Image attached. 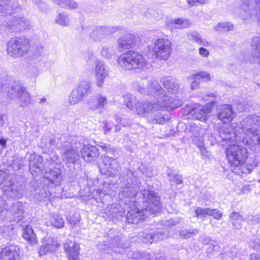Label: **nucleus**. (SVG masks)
I'll list each match as a JSON object with an SVG mask.
<instances>
[{
  "mask_svg": "<svg viewBox=\"0 0 260 260\" xmlns=\"http://www.w3.org/2000/svg\"><path fill=\"white\" fill-rule=\"evenodd\" d=\"M209 216H212L215 219L219 220L222 217V213L220 210H218L216 209L210 208Z\"/></svg>",
  "mask_w": 260,
  "mask_h": 260,
  "instance_id": "603ef678",
  "label": "nucleus"
},
{
  "mask_svg": "<svg viewBox=\"0 0 260 260\" xmlns=\"http://www.w3.org/2000/svg\"><path fill=\"white\" fill-rule=\"evenodd\" d=\"M150 235H151V233L144 235L142 238V241L146 244L152 243L153 242H154V240L152 239V238H150Z\"/></svg>",
  "mask_w": 260,
  "mask_h": 260,
  "instance_id": "052dcab7",
  "label": "nucleus"
},
{
  "mask_svg": "<svg viewBox=\"0 0 260 260\" xmlns=\"http://www.w3.org/2000/svg\"><path fill=\"white\" fill-rule=\"evenodd\" d=\"M134 85L142 94L147 93L150 95L157 96L153 103H156L157 100L159 101V104L162 103L163 105L167 104V103L169 104H171L173 103H176L177 101L181 102L180 106L173 108H166L164 111L171 110L179 108L183 104L182 100L179 99L178 96L175 95L174 97H169L166 95L164 93L165 90L156 80L149 81L146 78H143L140 79L139 81L134 82Z\"/></svg>",
  "mask_w": 260,
  "mask_h": 260,
  "instance_id": "f03ea898",
  "label": "nucleus"
},
{
  "mask_svg": "<svg viewBox=\"0 0 260 260\" xmlns=\"http://www.w3.org/2000/svg\"><path fill=\"white\" fill-rule=\"evenodd\" d=\"M187 38L189 40L192 41L199 45H204L199 33L197 31H191L187 34Z\"/></svg>",
  "mask_w": 260,
  "mask_h": 260,
  "instance_id": "79ce46f5",
  "label": "nucleus"
},
{
  "mask_svg": "<svg viewBox=\"0 0 260 260\" xmlns=\"http://www.w3.org/2000/svg\"><path fill=\"white\" fill-rule=\"evenodd\" d=\"M177 223V221L172 219L168 220L162 221L161 222V224L166 228H168L169 227L175 225Z\"/></svg>",
  "mask_w": 260,
  "mask_h": 260,
  "instance_id": "6e6d98bb",
  "label": "nucleus"
},
{
  "mask_svg": "<svg viewBox=\"0 0 260 260\" xmlns=\"http://www.w3.org/2000/svg\"><path fill=\"white\" fill-rule=\"evenodd\" d=\"M50 222L51 225L56 228H62L64 225V219L62 217L57 214H52Z\"/></svg>",
  "mask_w": 260,
  "mask_h": 260,
  "instance_id": "f704fd0d",
  "label": "nucleus"
},
{
  "mask_svg": "<svg viewBox=\"0 0 260 260\" xmlns=\"http://www.w3.org/2000/svg\"><path fill=\"white\" fill-rule=\"evenodd\" d=\"M9 0H0V7H2V9L0 8V11H5L6 14H9L13 13L10 7L9 6Z\"/></svg>",
  "mask_w": 260,
  "mask_h": 260,
  "instance_id": "49530a36",
  "label": "nucleus"
},
{
  "mask_svg": "<svg viewBox=\"0 0 260 260\" xmlns=\"http://www.w3.org/2000/svg\"><path fill=\"white\" fill-rule=\"evenodd\" d=\"M251 46L253 50L255 51V56L260 62V37H254L252 38L251 42Z\"/></svg>",
  "mask_w": 260,
  "mask_h": 260,
  "instance_id": "c9c22d12",
  "label": "nucleus"
},
{
  "mask_svg": "<svg viewBox=\"0 0 260 260\" xmlns=\"http://www.w3.org/2000/svg\"><path fill=\"white\" fill-rule=\"evenodd\" d=\"M140 184V181L134 175V173L128 170L126 178L124 179L121 187L120 192L126 198H133L138 192Z\"/></svg>",
  "mask_w": 260,
  "mask_h": 260,
  "instance_id": "9d476101",
  "label": "nucleus"
},
{
  "mask_svg": "<svg viewBox=\"0 0 260 260\" xmlns=\"http://www.w3.org/2000/svg\"><path fill=\"white\" fill-rule=\"evenodd\" d=\"M64 249L69 260H79V246L75 241L67 240L64 244Z\"/></svg>",
  "mask_w": 260,
  "mask_h": 260,
  "instance_id": "393cba45",
  "label": "nucleus"
},
{
  "mask_svg": "<svg viewBox=\"0 0 260 260\" xmlns=\"http://www.w3.org/2000/svg\"><path fill=\"white\" fill-rule=\"evenodd\" d=\"M245 221H247L248 223L253 224L258 223L259 222V218L254 216L248 215L245 218Z\"/></svg>",
  "mask_w": 260,
  "mask_h": 260,
  "instance_id": "4d7b16f0",
  "label": "nucleus"
},
{
  "mask_svg": "<svg viewBox=\"0 0 260 260\" xmlns=\"http://www.w3.org/2000/svg\"><path fill=\"white\" fill-rule=\"evenodd\" d=\"M168 234L166 233L161 232H152L151 235L150 236V238H152L154 242H157L159 240H162L167 238Z\"/></svg>",
  "mask_w": 260,
  "mask_h": 260,
  "instance_id": "a18cd8bd",
  "label": "nucleus"
},
{
  "mask_svg": "<svg viewBox=\"0 0 260 260\" xmlns=\"http://www.w3.org/2000/svg\"><path fill=\"white\" fill-rule=\"evenodd\" d=\"M188 4L191 6H196L198 4H203L206 0H186Z\"/></svg>",
  "mask_w": 260,
  "mask_h": 260,
  "instance_id": "680f3d73",
  "label": "nucleus"
},
{
  "mask_svg": "<svg viewBox=\"0 0 260 260\" xmlns=\"http://www.w3.org/2000/svg\"><path fill=\"white\" fill-rule=\"evenodd\" d=\"M154 118L153 119H152V121H149L152 123H159L162 124L164 123L166 120H168V117H166L164 115H162L160 113H157L156 114H154Z\"/></svg>",
  "mask_w": 260,
  "mask_h": 260,
  "instance_id": "de8ad7c7",
  "label": "nucleus"
},
{
  "mask_svg": "<svg viewBox=\"0 0 260 260\" xmlns=\"http://www.w3.org/2000/svg\"><path fill=\"white\" fill-rule=\"evenodd\" d=\"M168 175L169 177V180L171 181L175 182L177 184L182 183L181 177L178 175H177L174 173H168Z\"/></svg>",
  "mask_w": 260,
  "mask_h": 260,
  "instance_id": "8fccbe9b",
  "label": "nucleus"
},
{
  "mask_svg": "<svg viewBox=\"0 0 260 260\" xmlns=\"http://www.w3.org/2000/svg\"><path fill=\"white\" fill-rule=\"evenodd\" d=\"M42 147H45L48 149H53V147L55 145V141L52 139H50L49 142L47 144H43V142H42L41 143Z\"/></svg>",
  "mask_w": 260,
  "mask_h": 260,
  "instance_id": "13d9d810",
  "label": "nucleus"
},
{
  "mask_svg": "<svg viewBox=\"0 0 260 260\" xmlns=\"http://www.w3.org/2000/svg\"><path fill=\"white\" fill-rule=\"evenodd\" d=\"M199 54L203 56L207 57L208 56L209 54V51L205 48L203 47H200L199 49Z\"/></svg>",
  "mask_w": 260,
  "mask_h": 260,
  "instance_id": "0e129e2a",
  "label": "nucleus"
},
{
  "mask_svg": "<svg viewBox=\"0 0 260 260\" xmlns=\"http://www.w3.org/2000/svg\"><path fill=\"white\" fill-rule=\"evenodd\" d=\"M12 23V27H14L13 29L15 31L29 29L30 27L29 20L24 17H15Z\"/></svg>",
  "mask_w": 260,
  "mask_h": 260,
  "instance_id": "bb28decb",
  "label": "nucleus"
},
{
  "mask_svg": "<svg viewBox=\"0 0 260 260\" xmlns=\"http://www.w3.org/2000/svg\"><path fill=\"white\" fill-rule=\"evenodd\" d=\"M188 79L192 80L191 88L192 90L197 89L199 87L200 81H207L210 80V75L207 72H200L190 75Z\"/></svg>",
  "mask_w": 260,
  "mask_h": 260,
  "instance_id": "a878e982",
  "label": "nucleus"
},
{
  "mask_svg": "<svg viewBox=\"0 0 260 260\" xmlns=\"http://www.w3.org/2000/svg\"><path fill=\"white\" fill-rule=\"evenodd\" d=\"M199 232L198 229L183 230L179 231V235L182 239H187L198 234Z\"/></svg>",
  "mask_w": 260,
  "mask_h": 260,
  "instance_id": "58836bf2",
  "label": "nucleus"
},
{
  "mask_svg": "<svg viewBox=\"0 0 260 260\" xmlns=\"http://www.w3.org/2000/svg\"><path fill=\"white\" fill-rule=\"evenodd\" d=\"M141 42L139 37L129 34H124L118 40L117 48L121 52L134 48Z\"/></svg>",
  "mask_w": 260,
  "mask_h": 260,
  "instance_id": "2eb2a0df",
  "label": "nucleus"
},
{
  "mask_svg": "<svg viewBox=\"0 0 260 260\" xmlns=\"http://www.w3.org/2000/svg\"><path fill=\"white\" fill-rule=\"evenodd\" d=\"M69 22L68 15L64 13L59 14L55 19V22L56 23L63 26H68Z\"/></svg>",
  "mask_w": 260,
  "mask_h": 260,
  "instance_id": "4c0bfd02",
  "label": "nucleus"
},
{
  "mask_svg": "<svg viewBox=\"0 0 260 260\" xmlns=\"http://www.w3.org/2000/svg\"><path fill=\"white\" fill-rule=\"evenodd\" d=\"M19 248L15 245L6 246L1 252L0 257L2 260H20Z\"/></svg>",
  "mask_w": 260,
  "mask_h": 260,
  "instance_id": "b1692460",
  "label": "nucleus"
},
{
  "mask_svg": "<svg viewBox=\"0 0 260 260\" xmlns=\"http://www.w3.org/2000/svg\"><path fill=\"white\" fill-rule=\"evenodd\" d=\"M60 172L61 171L59 169H50L48 172L46 171L45 176L50 182L57 185L61 179Z\"/></svg>",
  "mask_w": 260,
  "mask_h": 260,
  "instance_id": "c756f323",
  "label": "nucleus"
},
{
  "mask_svg": "<svg viewBox=\"0 0 260 260\" xmlns=\"http://www.w3.org/2000/svg\"><path fill=\"white\" fill-rule=\"evenodd\" d=\"M23 237L30 244H35L37 243L36 235L34 233L32 227L30 225H28L25 226L23 230Z\"/></svg>",
  "mask_w": 260,
  "mask_h": 260,
  "instance_id": "2f4dec72",
  "label": "nucleus"
},
{
  "mask_svg": "<svg viewBox=\"0 0 260 260\" xmlns=\"http://www.w3.org/2000/svg\"><path fill=\"white\" fill-rule=\"evenodd\" d=\"M172 23L179 25L178 28H186L191 25V22L189 20L184 18H177L172 20Z\"/></svg>",
  "mask_w": 260,
  "mask_h": 260,
  "instance_id": "ea45409f",
  "label": "nucleus"
},
{
  "mask_svg": "<svg viewBox=\"0 0 260 260\" xmlns=\"http://www.w3.org/2000/svg\"><path fill=\"white\" fill-rule=\"evenodd\" d=\"M237 125V123L223 125L218 130L220 137L226 142H242L251 149L260 147L259 116L249 115L241 122V127Z\"/></svg>",
  "mask_w": 260,
  "mask_h": 260,
  "instance_id": "f257e3e1",
  "label": "nucleus"
},
{
  "mask_svg": "<svg viewBox=\"0 0 260 260\" xmlns=\"http://www.w3.org/2000/svg\"><path fill=\"white\" fill-rule=\"evenodd\" d=\"M116 121L117 122L120 123L124 127L130 126L133 123V120L126 116L117 118Z\"/></svg>",
  "mask_w": 260,
  "mask_h": 260,
  "instance_id": "09e8293b",
  "label": "nucleus"
},
{
  "mask_svg": "<svg viewBox=\"0 0 260 260\" xmlns=\"http://www.w3.org/2000/svg\"><path fill=\"white\" fill-rule=\"evenodd\" d=\"M107 29L106 27H99L92 32L91 36L95 40H101L105 34H108Z\"/></svg>",
  "mask_w": 260,
  "mask_h": 260,
  "instance_id": "e433bc0d",
  "label": "nucleus"
},
{
  "mask_svg": "<svg viewBox=\"0 0 260 260\" xmlns=\"http://www.w3.org/2000/svg\"><path fill=\"white\" fill-rule=\"evenodd\" d=\"M90 84L86 81L81 82L71 92L68 98L71 105L80 102L85 96L88 94L91 89Z\"/></svg>",
  "mask_w": 260,
  "mask_h": 260,
  "instance_id": "f8f14e48",
  "label": "nucleus"
},
{
  "mask_svg": "<svg viewBox=\"0 0 260 260\" xmlns=\"http://www.w3.org/2000/svg\"><path fill=\"white\" fill-rule=\"evenodd\" d=\"M28 42L27 39L22 37L12 38L7 44L8 55L14 58L23 56L29 48Z\"/></svg>",
  "mask_w": 260,
  "mask_h": 260,
  "instance_id": "6e6552de",
  "label": "nucleus"
},
{
  "mask_svg": "<svg viewBox=\"0 0 260 260\" xmlns=\"http://www.w3.org/2000/svg\"><path fill=\"white\" fill-rule=\"evenodd\" d=\"M101 53L103 57L110 59L114 54V49L112 47H103Z\"/></svg>",
  "mask_w": 260,
  "mask_h": 260,
  "instance_id": "c03bdc74",
  "label": "nucleus"
},
{
  "mask_svg": "<svg viewBox=\"0 0 260 260\" xmlns=\"http://www.w3.org/2000/svg\"><path fill=\"white\" fill-rule=\"evenodd\" d=\"M226 154L231 167H237L242 165L247 158L248 151L239 145L231 144L226 148Z\"/></svg>",
  "mask_w": 260,
  "mask_h": 260,
  "instance_id": "0eeeda50",
  "label": "nucleus"
},
{
  "mask_svg": "<svg viewBox=\"0 0 260 260\" xmlns=\"http://www.w3.org/2000/svg\"><path fill=\"white\" fill-rule=\"evenodd\" d=\"M2 204L5 211H7V217L9 216L12 220L19 221L23 217V207L20 202L7 203L6 201H3Z\"/></svg>",
  "mask_w": 260,
  "mask_h": 260,
  "instance_id": "4468645a",
  "label": "nucleus"
},
{
  "mask_svg": "<svg viewBox=\"0 0 260 260\" xmlns=\"http://www.w3.org/2000/svg\"><path fill=\"white\" fill-rule=\"evenodd\" d=\"M124 103L126 106L129 109H133L134 105L136 107V113L141 116H148L149 115L154 114L158 111H164L166 108H173L180 105L181 102L177 101L176 103L171 104H159V100L156 103H151L146 102L142 103L137 102L136 99L130 94H126L123 96Z\"/></svg>",
  "mask_w": 260,
  "mask_h": 260,
  "instance_id": "20e7f679",
  "label": "nucleus"
},
{
  "mask_svg": "<svg viewBox=\"0 0 260 260\" xmlns=\"http://www.w3.org/2000/svg\"><path fill=\"white\" fill-rule=\"evenodd\" d=\"M7 95L10 99L18 100L21 106L28 105L30 100V95L25 88L17 82H14L8 90Z\"/></svg>",
  "mask_w": 260,
  "mask_h": 260,
  "instance_id": "9b49d317",
  "label": "nucleus"
},
{
  "mask_svg": "<svg viewBox=\"0 0 260 260\" xmlns=\"http://www.w3.org/2000/svg\"><path fill=\"white\" fill-rule=\"evenodd\" d=\"M230 218L232 222L233 226L237 229H241L243 221H245L243 216L238 212H233L231 214Z\"/></svg>",
  "mask_w": 260,
  "mask_h": 260,
  "instance_id": "473e14b6",
  "label": "nucleus"
},
{
  "mask_svg": "<svg viewBox=\"0 0 260 260\" xmlns=\"http://www.w3.org/2000/svg\"><path fill=\"white\" fill-rule=\"evenodd\" d=\"M140 170L143 175L147 177H151L153 175V170L150 167L140 168Z\"/></svg>",
  "mask_w": 260,
  "mask_h": 260,
  "instance_id": "864d4df0",
  "label": "nucleus"
},
{
  "mask_svg": "<svg viewBox=\"0 0 260 260\" xmlns=\"http://www.w3.org/2000/svg\"><path fill=\"white\" fill-rule=\"evenodd\" d=\"M29 168L33 176L42 173L45 169L43 157L36 154H31Z\"/></svg>",
  "mask_w": 260,
  "mask_h": 260,
  "instance_id": "aec40b11",
  "label": "nucleus"
},
{
  "mask_svg": "<svg viewBox=\"0 0 260 260\" xmlns=\"http://www.w3.org/2000/svg\"><path fill=\"white\" fill-rule=\"evenodd\" d=\"M148 49L154 53L157 58L166 60L171 52V43L168 39H158L149 46Z\"/></svg>",
  "mask_w": 260,
  "mask_h": 260,
  "instance_id": "1a4fd4ad",
  "label": "nucleus"
},
{
  "mask_svg": "<svg viewBox=\"0 0 260 260\" xmlns=\"http://www.w3.org/2000/svg\"><path fill=\"white\" fill-rule=\"evenodd\" d=\"M196 216L197 218H205L210 214V208L198 207L195 211Z\"/></svg>",
  "mask_w": 260,
  "mask_h": 260,
  "instance_id": "37998d69",
  "label": "nucleus"
},
{
  "mask_svg": "<svg viewBox=\"0 0 260 260\" xmlns=\"http://www.w3.org/2000/svg\"><path fill=\"white\" fill-rule=\"evenodd\" d=\"M65 6L63 8L66 9L71 10L76 9L78 7L77 4L71 0H64Z\"/></svg>",
  "mask_w": 260,
  "mask_h": 260,
  "instance_id": "5fc2aeb1",
  "label": "nucleus"
},
{
  "mask_svg": "<svg viewBox=\"0 0 260 260\" xmlns=\"http://www.w3.org/2000/svg\"><path fill=\"white\" fill-rule=\"evenodd\" d=\"M99 169L102 174L114 176L118 173L119 165L116 159L106 155L104 157L102 164L99 166Z\"/></svg>",
  "mask_w": 260,
  "mask_h": 260,
  "instance_id": "ddd939ff",
  "label": "nucleus"
},
{
  "mask_svg": "<svg viewBox=\"0 0 260 260\" xmlns=\"http://www.w3.org/2000/svg\"><path fill=\"white\" fill-rule=\"evenodd\" d=\"M162 84L169 92L175 93L179 91V85L177 79L175 78H165Z\"/></svg>",
  "mask_w": 260,
  "mask_h": 260,
  "instance_id": "c85d7f7f",
  "label": "nucleus"
},
{
  "mask_svg": "<svg viewBox=\"0 0 260 260\" xmlns=\"http://www.w3.org/2000/svg\"><path fill=\"white\" fill-rule=\"evenodd\" d=\"M79 221V219L78 217L73 216L69 219V222L72 225H75Z\"/></svg>",
  "mask_w": 260,
  "mask_h": 260,
  "instance_id": "69168bd1",
  "label": "nucleus"
},
{
  "mask_svg": "<svg viewBox=\"0 0 260 260\" xmlns=\"http://www.w3.org/2000/svg\"><path fill=\"white\" fill-rule=\"evenodd\" d=\"M190 131L196 137H199L197 141L196 142L197 146L199 149L203 148L204 146V143L203 141V137L204 134L205 130L203 128H201L199 126L197 125L194 123H190Z\"/></svg>",
  "mask_w": 260,
  "mask_h": 260,
  "instance_id": "cd10ccee",
  "label": "nucleus"
},
{
  "mask_svg": "<svg viewBox=\"0 0 260 260\" xmlns=\"http://www.w3.org/2000/svg\"><path fill=\"white\" fill-rule=\"evenodd\" d=\"M53 2L56 4L59 5L62 8H64L65 6V1L64 0H53Z\"/></svg>",
  "mask_w": 260,
  "mask_h": 260,
  "instance_id": "338daca9",
  "label": "nucleus"
},
{
  "mask_svg": "<svg viewBox=\"0 0 260 260\" xmlns=\"http://www.w3.org/2000/svg\"><path fill=\"white\" fill-rule=\"evenodd\" d=\"M7 218V211H5L3 206H0V220H3Z\"/></svg>",
  "mask_w": 260,
  "mask_h": 260,
  "instance_id": "bf43d9fd",
  "label": "nucleus"
},
{
  "mask_svg": "<svg viewBox=\"0 0 260 260\" xmlns=\"http://www.w3.org/2000/svg\"><path fill=\"white\" fill-rule=\"evenodd\" d=\"M95 73L96 84L99 87H102L109 74V71L103 61L96 60L95 61Z\"/></svg>",
  "mask_w": 260,
  "mask_h": 260,
  "instance_id": "a211bd4d",
  "label": "nucleus"
},
{
  "mask_svg": "<svg viewBox=\"0 0 260 260\" xmlns=\"http://www.w3.org/2000/svg\"><path fill=\"white\" fill-rule=\"evenodd\" d=\"M207 251L208 253H210L213 251H217L218 249V246L216 244H213V243H211V244L207 246Z\"/></svg>",
  "mask_w": 260,
  "mask_h": 260,
  "instance_id": "e2e57ef3",
  "label": "nucleus"
},
{
  "mask_svg": "<svg viewBox=\"0 0 260 260\" xmlns=\"http://www.w3.org/2000/svg\"><path fill=\"white\" fill-rule=\"evenodd\" d=\"M96 99L97 101L96 102H88V105L90 109L95 110L98 109H102L108 103L107 98L101 94L97 96Z\"/></svg>",
  "mask_w": 260,
  "mask_h": 260,
  "instance_id": "7c9ffc66",
  "label": "nucleus"
},
{
  "mask_svg": "<svg viewBox=\"0 0 260 260\" xmlns=\"http://www.w3.org/2000/svg\"><path fill=\"white\" fill-rule=\"evenodd\" d=\"M132 259L134 260H154L153 256H151L148 253L134 252Z\"/></svg>",
  "mask_w": 260,
  "mask_h": 260,
  "instance_id": "a19ab883",
  "label": "nucleus"
},
{
  "mask_svg": "<svg viewBox=\"0 0 260 260\" xmlns=\"http://www.w3.org/2000/svg\"><path fill=\"white\" fill-rule=\"evenodd\" d=\"M22 186L18 183H10L4 188V196L8 199H19L22 197Z\"/></svg>",
  "mask_w": 260,
  "mask_h": 260,
  "instance_id": "5701e85b",
  "label": "nucleus"
},
{
  "mask_svg": "<svg viewBox=\"0 0 260 260\" xmlns=\"http://www.w3.org/2000/svg\"><path fill=\"white\" fill-rule=\"evenodd\" d=\"M42 243L39 251V254L41 256L55 251L59 246L56 240L48 237L43 239Z\"/></svg>",
  "mask_w": 260,
  "mask_h": 260,
  "instance_id": "4be33fe9",
  "label": "nucleus"
},
{
  "mask_svg": "<svg viewBox=\"0 0 260 260\" xmlns=\"http://www.w3.org/2000/svg\"><path fill=\"white\" fill-rule=\"evenodd\" d=\"M234 26L233 23L230 22H220L214 26L215 30L221 32V31H228L232 30L234 29Z\"/></svg>",
  "mask_w": 260,
  "mask_h": 260,
  "instance_id": "72a5a7b5",
  "label": "nucleus"
},
{
  "mask_svg": "<svg viewBox=\"0 0 260 260\" xmlns=\"http://www.w3.org/2000/svg\"><path fill=\"white\" fill-rule=\"evenodd\" d=\"M79 151L82 158L86 161L91 162L94 160L100 154L98 148L90 144L84 145Z\"/></svg>",
  "mask_w": 260,
  "mask_h": 260,
  "instance_id": "412c9836",
  "label": "nucleus"
},
{
  "mask_svg": "<svg viewBox=\"0 0 260 260\" xmlns=\"http://www.w3.org/2000/svg\"><path fill=\"white\" fill-rule=\"evenodd\" d=\"M239 4L242 10V19H256L260 22V0H240Z\"/></svg>",
  "mask_w": 260,
  "mask_h": 260,
  "instance_id": "423d86ee",
  "label": "nucleus"
},
{
  "mask_svg": "<svg viewBox=\"0 0 260 260\" xmlns=\"http://www.w3.org/2000/svg\"><path fill=\"white\" fill-rule=\"evenodd\" d=\"M211 243H212V240L209 237H206L204 240V244L205 246H208V245L211 244Z\"/></svg>",
  "mask_w": 260,
  "mask_h": 260,
  "instance_id": "774afa93",
  "label": "nucleus"
},
{
  "mask_svg": "<svg viewBox=\"0 0 260 260\" xmlns=\"http://www.w3.org/2000/svg\"><path fill=\"white\" fill-rule=\"evenodd\" d=\"M114 126V123L111 121H105L104 123L103 129L104 134L106 135L109 134L113 126Z\"/></svg>",
  "mask_w": 260,
  "mask_h": 260,
  "instance_id": "3c124183",
  "label": "nucleus"
},
{
  "mask_svg": "<svg viewBox=\"0 0 260 260\" xmlns=\"http://www.w3.org/2000/svg\"><path fill=\"white\" fill-rule=\"evenodd\" d=\"M144 201L146 203V208L141 211L137 208L128 211L126 214V220L128 223L137 224L140 220H144L146 216V212L151 214H155L160 211L161 205L160 198L154 191L144 190L142 191Z\"/></svg>",
  "mask_w": 260,
  "mask_h": 260,
  "instance_id": "7ed1b4c3",
  "label": "nucleus"
},
{
  "mask_svg": "<svg viewBox=\"0 0 260 260\" xmlns=\"http://www.w3.org/2000/svg\"><path fill=\"white\" fill-rule=\"evenodd\" d=\"M119 66L123 69L132 70L142 69L147 64V61L139 52L134 51H128L120 55L118 59Z\"/></svg>",
  "mask_w": 260,
  "mask_h": 260,
  "instance_id": "39448f33",
  "label": "nucleus"
},
{
  "mask_svg": "<svg viewBox=\"0 0 260 260\" xmlns=\"http://www.w3.org/2000/svg\"><path fill=\"white\" fill-rule=\"evenodd\" d=\"M62 149L63 160L67 163L75 164L80 158L79 150L76 146L67 143Z\"/></svg>",
  "mask_w": 260,
  "mask_h": 260,
  "instance_id": "f3484780",
  "label": "nucleus"
},
{
  "mask_svg": "<svg viewBox=\"0 0 260 260\" xmlns=\"http://www.w3.org/2000/svg\"><path fill=\"white\" fill-rule=\"evenodd\" d=\"M215 102L212 101L209 103L206 104L200 109H194L192 110H187L188 113H190L193 118L202 121H205L209 117V115L211 112Z\"/></svg>",
  "mask_w": 260,
  "mask_h": 260,
  "instance_id": "6ab92c4d",
  "label": "nucleus"
},
{
  "mask_svg": "<svg viewBox=\"0 0 260 260\" xmlns=\"http://www.w3.org/2000/svg\"><path fill=\"white\" fill-rule=\"evenodd\" d=\"M216 115L219 120L227 124L232 121L236 116V113L231 105L224 104L218 107Z\"/></svg>",
  "mask_w": 260,
  "mask_h": 260,
  "instance_id": "dca6fc26",
  "label": "nucleus"
}]
</instances>
